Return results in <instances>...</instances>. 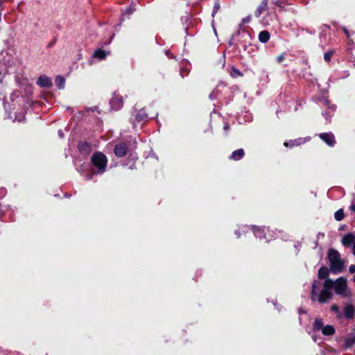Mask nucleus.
I'll list each match as a JSON object with an SVG mask.
<instances>
[{
  "instance_id": "24",
  "label": "nucleus",
  "mask_w": 355,
  "mask_h": 355,
  "mask_svg": "<svg viewBox=\"0 0 355 355\" xmlns=\"http://www.w3.org/2000/svg\"><path fill=\"white\" fill-rule=\"evenodd\" d=\"M334 218L337 221L342 220L344 218L343 210L342 209H340L338 210L337 211H336L334 214Z\"/></svg>"
},
{
  "instance_id": "3",
  "label": "nucleus",
  "mask_w": 355,
  "mask_h": 355,
  "mask_svg": "<svg viewBox=\"0 0 355 355\" xmlns=\"http://www.w3.org/2000/svg\"><path fill=\"white\" fill-rule=\"evenodd\" d=\"M92 162L95 168L93 169L94 174H102L105 171L107 159L102 153H94L92 157Z\"/></svg>"
},
{
  "instance_id": "31",
  "label": "nucleus",
  "mask_w": 355,
  "mask_h": 355,
  "mask_svg": "<svg viewBox=\"0 0 355 355\" xmlns=\"http://www.w3.org/2000/svg\"><path fill=\"white\" fill-rule=\"evenodd\" d=\"M349 271L350 273H354L355 272V265H351L349 268Z\"/></svg>"
},
{
  "instance_id": "5",
  "label": "nucleus",
  "mask_w": 355,
  "mask_h": 355,
  "mask_svg": "<svg viewBox=\"0 0 355 355\" xmlns=\"http://www.w3.org/2000/svg\"><path fill=\"white\" fill-rule=\"evenodd\" d=\"M342 243L345 247H350L352 249V253L355 256V236L352 234H347L342 239Z\"/></svg>"
},
{
  "instance_id": "16",
  "label": "nucleus",
  "mask_w": 355,
  "mask_h": 355,
  "mask_svg": "<svg viewBox=\"0 0 355 355\" xmlns=\"http://www.w3.org/2000/svg\"><path fill=\"white\" fill-rule=\"evenodd\" d=\"M322 333L324 336H331L335 333V329L333 326L327 324L322 327Z\"/></svg>"
},
{
  "instance_id": "30",
  "label": "nucleus",
  "mask_w": 355,
  "mask_h": 355,
  "mask_svg": "<svg viewBox=\"0 0 355 355\" xmlns=\"http://www.w3.org/2000/svg\"><path fill=\"white\" fill-rule=\"evenodd\" d=\"M135 10V6H130L128 8L126 9L125 13L130 15Z\"/></svg>"
},
{
  "instance_id": "10",
  "label": "nucleus",
  "mask_w": 355,
  "mask_h": 355,
  "mask_svg": "<svg viewBox=\"0 0 355 355\" xmlns=\"http://www.w3.org/2000/svg\"><path fill=\"white\" fill-rule=\"evenodd\" d=\"M308 141L306 138H298L293 140H290L288 141H285L284 145L286 147H294V146H298L301 144H303L306 143Z\"/></svg>"
},
{
  "instance_id": "23",
  "label": "nucleus",
  "mask_w": 355,
  "mask_h": 355,
  "mask_svg": "<svg viewBox=\"0 0 355 355\" xmlns=\"http://www.w3.org/2000/svg\"><path fill=\"white\" fill-rule=\"evenodd\" d=\"M355 345V336L349 337L345 339V348H349Z\"/></svg>"
},
{
  "instance_id": "14",
  "label": "nucleus",
  "mask_w": 355,
  "mask_h": 355,
  "mask_svg": "<svg viewBox=\"0 0 355 355\" xmlns=\"http://www.w3.org/2000/svg\"><path fill=\"white\" fill-rule=\"evenodd\" d=\"M243 155L244 150L243 149L240 148L236 150H234L230 156V159L233 160H239L243 157Z\"/></svg>"
},
{
  "instance_id": "37",
  "label": "nucleus",
  "mask_w": 355,
  "mask_h": 355,
  "mask_svg": "<svg viewBox=\"0 0 355 355\" xmlns=\"http://www.w3.org/2000/svg\"><path fill=\"white\" fill-rule=\"evenodd\" d=\"M229 128H230V126H229L228 125H225L224 126V130H225V131H227V130H229Z\"/></svg>"
},
{
  "instance_id": "11",
  "label": "nucleus",
  "mask_w": 355,
  "mask_h": 355,
  "mask_svg": "<svg viewBox=\"0 0 355 355\" xmlns=\"http://www.w3.org/2000/svg\"><path fill=\"white\" fill-rule=\"evenodd\" d=\"M354 307L350 304H347L344 306L343 315L347 319H352L354 316Z\"/></svg>"
},
{
  "instance_id": "12",
  "label": "nucleus",
  "mask_w": 355,
  "mask_h": 355,
  "mask_svg": "<svg viewBox=\"0 0 355 355\" xmlns=\"http://www.w3.org/2000/svg\"><path fill=\"white\" fill-rule=\"evenodd\" d=\"M37 84L42 87H49L52 85V82L50 78L43 75L38 78Z\"/></svg>"
},
{
  "instance_id": "26",
  "label": "nucleus",
  "mask_w": 355,
  "mask_h": 355,
  "mask_svg": "<svg viewBox=\"0 0 355 355\" xmlns=\"http://www.w3.org/2000/svg\"><path fill=\"white\" fill-rule=\"evenodd\" d=\"M230 74L232 77L234 78L237 76H242V73H241V71L235 68L232 69Z\"/></svg>"
},
{
  "instance_id": "33",
  "label": "nucleus",
  "mask_w": 355,
  "mask_h": 355,
  "mask_svg": "<svg viewBox=\"0 0 355 355\" xmlns=\"http://www.w3.org/2000/svg\"><path fill=\"white\" fill-rule=\"evenodd\" d=\"M274 3L276 6L281 7V1L279 0H274Z\"/></svg>"
},
{
  "instance_id": "20",
  "label": "nucleus",
  "mask_w": 355,
  "mask_h": 355,
  "mask_svg": "<svg viewBox=\"0 0 355 355\" xmlns=\"http://www.w3.org/2000/svg\"><path fill=\"white\" fill-rule=\"evenodd\" d=\"M329 275V270L326 267H321L318 271V277L320 279H326Z\"/></svg>"
},
{
  "instance_id": "21",
  "label": "nucleus",
  "mask_w": 355,
  "mask_h": 355,
  "mask_svg": "<svg viewBox=\"0 0 355 355\" xmlns=\"http://www.w3.org/2000/svg\"><path fill=\"white\" fill-rule=\"evenodd\" d=\"M65 80L62 76H57L55 78V85L59 89H63L64 87Z\"/></svg>"
},
{
  "instance_id": "35",
  "label": "nucleus",
  "mask_w": 355,
  "mask_h": 355,
  "mask_svg": "<svg viewBox=\"0 0 355 355\" xmlns=\"http://www.w3.org/2000/svg\"><path fill=\"white\" fill-rule=\"evenodd\" d=\"M249 21H250V18H249V17L244 18V19H243V23H248V22H249Z\"/></svg>"
},
{
  "instance_id": "43",
  "label": "nucleus",
  "mask_w": 355,
  "mask_h": 355,
  "mask_svg": "<svg viewBox=\"0 0 355 355\" xmlns=\"http://www.w3.org/2000/svg\"><path fill=\"white\" fill-rule=\"evenodd\" d=\"M303 312V310L302 309H300V313H302Z\"/></svg>"
},
{
  "instance_id": "27",
  "label": "nucleus",
  "mask_w": 355,
  "mask_h": 355,
  "mask_svg": "<svg viewBox=\"0 0 355 355\" xmlns=\"http://www.w3.org/2000/svg\"><path fill=\"white\" fill-rule=\"evenodd\" d=\"M80 150L83 151L89 149V145L86 143L80 144L78 146Z\"/></svg>"
},
{
  "instance_id": "18",
  "label": "nucleus",
  "mask_w": 355,
  "mask_h": 355,
  "mask_svg": "<svg viewBox=\"0 0 355 355\" xmlns=\"http://www.w3.org/2000/svg\"><path fill=\"white\" fill-rule=\"evenodd\" d=\"M324 327V324L321 318H316L313 324V329L314 331H320Z\"/></svg>"
},
{
  "instance_id": "36",
  "label": "nucleus",
  "mask_w": 355,
  "mask_h": 355,
  "mask_svg": "<svg viewBox=\"0 0 355 355\" xmlns=\"http://www.w3.org/2000/svg\"><path fill=\"white\" fill-rule=\"evenodd\" d=\"M235 234L237 236V237H240L241 236V234H240L239 230L235 231Z\"/></svg>"
},
{
  "instance_id": "2",
  "label": "nucleus",
  "mask_w": 355,
  "mask_h": 355,
  "mask_svg": "<svg viewBox=\"0 0 355 355\" xmlns=\"http://www.w3.org/2000/svg\"><path fill=\"white\" fill-rule=\"evenodd\" d=\"M330 282L331 289L335 294L344 299H349L352 297V291L346 278L340 277L336 280L330 279Z\"/></svg>"
},
{
  "instance_id": "39",
  "label": "nucleus",
  "mask_w": 355,
  "mask_h": 355,
  "mask_svg": "<svg viewBox=\"0 0 355 355\" xmlns=\"http://www.w3.org/2000/svg\"><path fill=\"white\" fill-rule=\"evenodd\" d=\"M324 103L326 105H329V101L326 99L324 100Z\"/></svg>"
},
{
  "instance_id": "32",
  "label": "nucleus",
  "mask_w": 355,
  "mask_h": 355,
  "mask_svg": "<svg viewBox=\"0 0 355 355\" xmlns=\"http://www.w3.org/2000/svg\"><path fill=\"white\" fill-rule=\"evenodd\" d=\"M284 59V55H281L277 58L278 62H281Z\"/></svg>"
},
{
  "instance_id": "29",
  "label": "nucleus",
  "mask_w": 355,
  "mask_h": 355,
  "mask_svg": "<svg viewBox=\"0 0 355 355\" xmlns=\"http://www.w3.org/2000/svg\"><path fill=\"white\" fill-rule=\"evenodd\" d=\"M331 109V111L329 112L328 113H323V116L326 117V119H327L328 117H331V112L335 110V107H334V105H332L331 107H329Z\"/></svg>"
},
{
  "instance_id": "7",
  "label": "nucleus",
  "mask_w": 355,
  "mask_h": 355,
  "mask_svg": "<svg viewBox=\"0 0 355 355\" xmlns=\"http://www.w3.org/2000/svg\"><path fill=\"white\" fill-rule=\"evenodd\" d=\"M123 104V98L119 95L114 94L110 100L111 108L114 110H118L122 107Z\"/></svg>"
},
{
  "instance_id": "17",
  "label": "nucleus",
  "mask_w": 355,
  "mask_h": 355,
  "mask_svg": "<svg viewBox=\"0 0 355 355\" xmlns=\"http://www.w3.org/2000/svg\"><path fill=\"white\" fill-rule=\"evenodd\" d=\"M107 53L105 51H103L101 49H98L96 51L92 56V58H98L99 60H103L107 56Z\"/></svg>"
},
{
  "instance_id": "4",
  "label": "nucleus",
  "mask_w": 355,
  "mask_h": 355,
  "mask_svg": "<svg viewBox=\"0 0 355 355\" xmlns=\"http://www.w3.org/2000/svg\"><path fill=\"white\" fill-rule=\"evenodd\" d=\"M328 259L330 263V268L334 273L340 272L343 268V263L340 260V256L338 251L330 249L328 252Z\"/></svg>"
},
{
  "instance_id": "13",
  "label": "nucleus",
  "mask_w": 355,
  "mask_h": 355,
  "mask_svg": "<svg viewBox=\"0 0 355 355\" xmlns=\"http://www.w3.org/2000/svg\"><path fill=\"white\" fill-rule=\"evenodd\" d=\"M268 8V0H263L255 11V16L259 17L261 13Z\"/></svg>"
},
{
  "instance_id": "25",
  "label": "nucleus",
  "mask_w": 355,
  "mask_h": 355,
  "mask_svg": "<svg viewBox=\"0 0 355 355\" xmlns=\"http://www.w3.org/2000/svg\"><path fill=\"white\" fill-rule=\"evenodd\" d=\"M219 8H220L219 1L218 0H216L214 6V8H213V10H212V14H211L212 17H214L217 13V12L219 10Z\"/></svg>"
},
{
  "instance_id": "22",
  "label": "nucleus",
  "mask_w": 355,
  "mask_h": 355,
  "mask_svg": "<svg viewBox=\"0 0 355 355\" xmlns=\"http://www.w3.org/2000/svg\"><path fill=\"white\" fill-rule=\"evenodd\" d=\"M331 311L332 312H334L336 315V317L339 319H340L343 316V313H341L340 310V308L338 307V306H337L336 304H333L331 308H330Z\"/></svg>"
},
{
  "instance_id": "15",
  "label": "nucleus",
  "mask_w": 355,
  "mask_h": 355,
  "mask_svg": "<svg viewBox=\"0 0 355 355\" xmlns=\"http://www.w3.org/2000/svg\"><path fill=\"white\" fill-rule=\"evenodd\" d=\"M270 33L267 31H262L259 34V40L261 43H266L270 39Z\"/></svg>"
},
{
  "instance_id": "34",
  "label": "nucleus",
  "mask_w": 355,
  "mask_h": 355,
  "mask_svg": "<svg viewBox=\"0 0 355 355\" xmlns=\"http://www.w3.org/2000/svg\"><path fill=\"white\" fill-rule=\"evenodd\" d=\"M350 209H351L352 211L355 212V203H354V204H352V205H351V207H350Z\"/></svg>"
},
{
  "instance_id": "40",
  "label": "nucleus",
  "mask_w": 355,
  "mask_h": 355,
  "mask_svg": "<svg viewBox=\"0 0 355 355\" xmlns=\"http://www.w3.org/2000/svg\"><path fill=\"white\" fill-rule=\"evenodd\" d=\"M59 135H60V137H62V132L61 130L59 131Z\"/></svg>"
},
{
  "instance_id": "8",
  "label": "nucleus",
  "mask_w": 355,
  "mask_h": 355,
  "mask_svg": "<svg viewBox=\"0 0 355 355\" xmlns=\"http://www.w3.org/2000/svg\"><path fill=\"white\" fill-rule=\"evenodd\" d=\"M319 137L329 146H334L336 144L334 135L331 132L321 133Z\"/></svg>"
},
{
  "instance_id": "19",
  "label": "nucleus",
  "mask_w": 355,
  "mask_h": 355,
  "mask_svg": "<svg viewBox=\"0 0 355 355\" xmlns=\"http://www.w3.org/2000/svg\"><path fill=\"white\" fill-rule=\"evenodd\" d=\"M147 117H148V116H147L145 110H139L135 116V119L137 122H141V121H144L146 119H147Z\"/></svg>"
},
{
  "instance_id": "38",
  "label": "nucleus",
  "mask_w": 355,
  "mask_h": 355,
  "mask_svg": "<svg viewBox=\"0 0 355 355\" xmlns=\"http://www.w3.org/2000/svg\"><path fill=\"white\" fill-rule=\"evenodd\" d=\"M343 31L345 33V34L348 36V31L346 29V28H343Z\"/></svg>"
},
{
  "instance_id": "1",
  "label": "nucleus",
  "mask_w": 355,
  "mask_h": 355,
  "mask_svg": "<svg viewBox=\"0 0 355 355\" xmlns=\"http://www.w3.org/2000/svg\"><path fill=\"white\" fill-rule=\"evenodd\" d=\"M330 279H326L320 288V284L314 281L312 285L311 300L320 303H326L333 297V292L330 285Z\"/></svg>"
},
{
  "instance_id": "41",
  "label": "nucleus",
  "mask_w": 355,
  "mask_h": 355,
  "mask_svg": "<svg viewBox=\"0 0 355 355\" xmlns=\"http://www.w3.org/2000/svg\"><path fill=\"white\" fill-rule=\"evenodd\" d=\"M312 338H313V340L315 342L316 340H315V337L313 336Z\"/></svg>"
},
{
  "instance_id": "42",
  "label": "nucleus",
  "mask_w": 355,
  "mask_h": 355,
  "mask_svg": "<svg viewBox=\"0 0 355 355\" xmlns=\"http://www.w3.org/2000/svg\"><path fill=\"white\" fill-rule=\"evenodd\" d=\"M2 3H3V1L1 0H0V6H1Z\"/></svg>"
},
{
  "instance_id": "28",
  "label": "nucleus",
  "mask_w": 355,
  "mask_h": 355,
  "mask_svg": "<svg viewBox=\"0 0 355 355\" xmlns=\"http://www.w3.org/2000/svg\"><path fill=\"white\" fill-rule=\"evenodd\" d=\"M332 55V52L329 51L324 53V59L325 61L329 62L331 60Z\"/></svg>"
},
{
  "instance_id": "9",
  "label": "nucleus",
  "mask_w": 355,
  "mask_h": 355,
  "mask_svg": "<svg viewBox=\"0 0 355 355\" xmlns=\"http://www.w3.org/2000/svg\"><path fill=\"white\" fill-rule=\"evenodd\" d=\"M127 153V146L125 143H119L115 146L114 154L119 157H123Z\"/></svg>"
},
{
  "instance_id": "6",
  "label": "nucleus",
  "mask_w": 355,
  "mask_h": 355,
  "mask_svg": "<svg viewBox=\"0 0 355 355\" xmlns=\"http://www.w3.org/2000/svg\"><path fill=\"white\" fill-rule=\"evenodd\" d=\"M253 232L254 236L259 239L260 241H264L265 242L269 241L270 239H268L266 236V232H268V230L266 227H257L255 226L252 227Z\"/></svg>"
}]
</instances>
